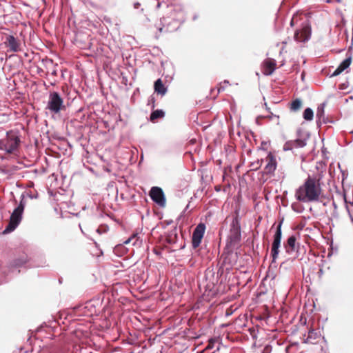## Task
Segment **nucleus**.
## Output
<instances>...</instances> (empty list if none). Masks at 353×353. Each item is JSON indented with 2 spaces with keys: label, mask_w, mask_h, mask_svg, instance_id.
Returning a JSON list of instances; mask_svg holds the SVG:
<instances>
[{
  "label": "nucleus",
  "mask_w": 353,
  "mask_h": 353,
  "mask_svg": "<svg viewBox=\"0 0 353 353\" xmlns=\"http://www.w3.org/2000/svg\"><path fill=\"white\" fill-rule=\"evenodd\" d=\"M210 348H212V345H208V347H206L205 350H208Z\"/></svg>",
  "instance_id": "e433bc0d"
},
{
  "label": "nucleus",
  "mask_w": 353,
  "mask_h": 353,
  "mask_svg": "<svg viewBox=\"0 0 353 353\" xmlns=\"http://www.w3.org/2000/svg\"><path fill=\"white\" fill-rule=\"evenodd\" d=\"M309 37V26L306 24L302 29L298 30L294 34V39L297 42L305 43Z\"/></svg>",
  "instance_id": "f8f14e48"
},
{
  "label": "nucleus",
  "mask_w": 353,
  "mask_h": 353,
  "mask_svg": "<svg viewBox=\"0 0 353 353\" xmlns=\"http://www.w3.org/2000/svg\"><path fill=\"white\" fill-rule=\"evenodd\" d=\"M296 197L301 201H309V176L305 179L304 184L296 190Z\"/></svg>",
  "instance_id": "9b49d317"
},
{
  "label": "nucleus",
  "mask_w": 353,
  "mask_h": 353,
  "mask_svg": "<svg viewBox=\"0 0 353 353\" xmlns=\"http://www.w3.org/2000/svg\"><path fill=\"white\" fill-rule=\"evenodd\" d=\"M282 221L279 223L276 228V232L274 235V240L272 245L271 255L272 257V263L276 261L279 253V248L281 245L282 231H281Z\"/></svg>",
  "instance_id": "423d86ee"
},
{
  "label": "nucleus",
  "mask_w": 353,
  "mask_h": 353,
  "mask_svg": "<svg viewBox=\"0 0 353 353\" xmlns=\"http://www.w3.org/2000/svg\"><path fill=\"white\" fill-rule=\"evenodd\" d=\"M37 195H38L37 194H30L28 196L30 199H36V198H37Z\"/></svg>",
  "instance_id": "c756f323"
},
{
  "label": "nucleus",
  "mask_w": 353,
  "mask_h": 353,
  "mask_svg": "<svg viewBox=\"0 0 353 353\" xmlns=\"http://www.w3.org/2000/svg\"><path fill=\"white\" fill-rule=\"evenodd\" d=\"M25 263H26V260H24V259L16 260L14 262L13 267H14V268L19 267V266L22 265L23 264H24Z\"/></svg>",
  "instance_id": "5701e85b"
},
{
  "label": "nucleus",
  "mask_w": 353,
  "mask_h": 353,
  "mask_svg": "<svg viewBox=\"0 0 353 353\" xmlns=\"http://www.w3.org/2000/svg\"><path fill=\"white\" fill-rule=\"evenodd\" d=\"M150 196L152 200L159 205L163 207L165 205L164 193L161 188L152 187L150 191Z\"/></svg>",
  "instance_id": "1a4fd4ad"
},
{
  "label": "nucleus",
  "mask_w": 353,
  "mask_h": 353,
  "mask_svg": "<svg viewBox=\"0 0 353 353\" xmlns=\"http://www.w3.org/2000/svg\"><path fill=\"white\" fill-rule=\"evenodd\" d=\"M196 18H197V16H194V17H193V19H194V20H195Z\"/></svg>",
  "instance_id": "a19ab883"
},
{
  "label": "nucleus",
  "mask_w": 353,
  "mask_h": 353,
  "mask_svg": "<svg viewBox=\"0 0 353 353\" xmlns=\"http://www.w3.org/2000/svg\"><path fill=\"white\" fill-rule=\"evenodd\" d=\"M205 230V226L203 223H199L193 231L192 236V244L194 248H196L201 244Z\"/></svg>",
  "instance_id": "6e6552de"
},
{
  "label": "nucleus",
  "mask_w": 353,
  "mask_h": 353,
  "mask_svg": "<svg viewBox=\"0 0 353 353\" xmlns=\"http://www.w3.org/2000/svg\"><path fill=\"white\" fill-rule=\"evenodd\" d=\"M10 271H11L12 272H14V269H13V267H12V268H10Z\"/></svg>",
  "instance_id": "ea45409f"
},
{
  "label": "nucleus",
  "mask_w": 353,
  "mask_h": 353,
  "mask_svg": "<svg viewBox=\"0 0 353 353\" xmlns=\"http://www.w3.org/2000/svg\"><path fill=\"white\" fill-rule=\"evenodd\" d=\"M308 338H309V336L307 338H306V340L305 341V343L307 342V340H308Z\"/></svg>",
  "instance_id": "79ce46f5"
},
{
  "label": "nucleus",
  "mask_w": 353,
  "mask_h": 353,
  "mask_svg": "<svg viewBox=\"0 0 353 353\" xmlns=\"http://www.w3.org/2000/svg\"><path fill=\"white\" fill-rule=\"evenodd\" d=\"M312 321V319L310 317V343L316 344L318 343L319 341H322L325 343L324 337L321 336L319 329L314 330L312 328L313 323Z\"/></svg>",
  "instance_id": "4468645a"
},
{
  "label": "nucleus",
  "mask_w": 353,
  "mask_h": 353,
  "mask_svg": "<svg viewBox=\"0 0 353 353\" xmlns=\"http://www.w3.org/2000/svg\"><path fill=\"white\" fill-rule=\"evenodd\" d=\"M305 288L306 290V294H307L309 292V285H305Z\"/></svg>",
  "instance_id": "473e14b6"
},
{
  "label": "nucleus",
  "mask_w": 353,
  "mask_h": 353,
  "mask_svg": "<svg viewBox=\"0 0 353 353\" xmlns=\"http://www.w3.org/2000/svg\"><path fill=\"white\" fill-rule=\"evenodd\" d=\"M8 280L6 275H0V285L6 282Z\"/></svg>",
  "instance_id": "cd10ccee"
},
{
  "label": "nucleus",
  "mask_w": 353,
  "mask_h": 353,
  "mask_svg": "<svg viewBox=\"0 0 353 353\" xmlns=\"http://www.w3.org/2000/svg\"><path fill=\"white\" fill-rule=\"evenodd\" d=\"M296 237L294 235L288 239L286 245H285L287 252L290 253L296 250Z\"/></svg>",
  "instance_id": "f3484780"
},
{
  "label": "nucleus",
  "mask_w": 353,
  "mask_h": 353,
  "mask_svg": "<svg viewBox=\"0 0 353 353\" xmlns=\"http://www.w3.org/2000/svg\"><path fill=\"white\" fill-rule=\"evenodd\" d=\"M276 163L274 162L272 157L269 160V162L265 165V170L267 172H273L276 170Z\"/></svg>",
  "instance_id": "412c9836"
},
{
  "label": "nucleus",
  "mask_w": 353,
  "mask_h": 353,
  "mask_svg": "<svg viewBox=\"0 0 353 353\" xmlns=\"http://www.w3.org/2000/svg\"><path fill=\"white\" fill-rule=\"evenodd\" d=\"M165 116V113L162 110H156L150 114V120L154 121L159 118H163Z\"/></svg>",
  "instance_id": "aec40b11"
},
{
  "label": "nucleus",
  "mask_w": 353,
  "mask_h": 353,
  "mask_svg": "<svg viewBox=\"0 0 353 353\" xmlns=\"http://www.w3.org/2000/svg\"><path fill=\"white\" fill-rule=\"evenodd\" d=\"M241 238L240 219L238 213L233 217L230 224L228 241L230 245H235L239 243Z\"/></svg>",
  "instance_id": "20e7f679"
},
{
  "label": "nucleus",
  "mask_w": 353,
  "mask_h": 353,
  "mask_svg": "<svg viewBox=\"0 0 353 353\" xmlns=\"http://www.w3.org/2000/svg\"><path fill=\"white\" fill-rule=\"evenodd\" d=\"M303 118L306 121H309V108H307L305 109V110L303 112Z\"/></svg>",
  "instance_id": "bb28decb"
},
{
  "label": "nucleus",
  "mask_w": 353,
  "mask_h": 353,
  "mask_svg": "<svg viewBox=\"0 0 353 353\" xmlns=\"http://www.w3.org/2000/svg\"><path fill=\"white\" fill-rule=\"evenodd\" d=\"M310 256H311L312 255H313V256H314V257H316V254H315L314 253H313V252H312V251L311 250H310Z\"/></svg>",
  "instance_id": "f704fd0d"
},
{
  "label": "nucleus",
  "mask_w": 353,
  "mask_h": 353,
  "mask_svg": "<svg viewBox=\"0 0 353 353\" xmlns=\"http://www.w3.org/2000/svg\"><path fill=\"white\" fill-rule=\"evenodd\" d=\"M154 91L162 96L166 93L167 88L164 86L161 79L154 82Z\"/></svg>",
  "instance_id": "a211bd4d"
},
{
  "label": "nucleus",
  "mask_w": 353,
  "mask_h": 353,
  "mask_svg": "<svg viewBox=\"0 0 353 353\" xmlns=\"http://www.w3.org/2000/svg\"><path fill=\"white\" fill-rule=\"evenodd\" d=\"M26 202L24 201V196L21 195V200L19 205L14 210L11 214L8 225L4 230V233H9L14 231L22 219V215L25 208Z\"/></svg>",
  "instance_id": "f03ea898"
},
{
  "label": "nucleus",
  "mask_w": 353,
  "mask_h": 353,
  "mask_svg": "<svg viewBox=\"0 0 353 353\" xmlns=\"http://www.w3.org/2000/svg\"><path fill=\"white\" fill-rule=\"evenodd\" d=\"M140 6V3L137 2L134 4V8H138Z\"/></svg>",
  "instance_id": "2f4dec72"
},
{
  "label": "nucleus",
  "mask_w": 353,
  "mask_h": 353,
  "mask_svg": "<svg viewBox=\"0 0 353 353\" xmlns=\"http://www.w3.org/2000/svg\"><path fill=\"white\" fill-rule=\"evenodd\" d=\"M4 44L8 48V52H17L21 51V42L13 35L6 36Z\"/></svg>",
  "instance_id": "9d476101"
},
{
  "label": "nucleus",
  "mask_w": 353,
  "mask_h": 353,
  "mask_svg": "<svg viewBox=\"0 0 353 353\" xmlns=\"http://www.w3.org/2000/svg\"><path fill=\"white\" fill-rule=\"evenodd\" d=\"M301 101L299 99H296L291 103L290 110L292 111L296 112L301 108Z\"/></svg>",
  "instance_id": "4be33fe9"
},
{
  "label": "nucleus",
  "mask_w": 353,
  "mask_h": 353,
  "mask_svg": "<svg viewBox=\"0 0 353 353\" xmlns=\"http://www.w3.org/2000/svg\"><path fill=\"white\" fill-rule=\"evenodd\" d=\"M0 150H3V143H2V139L0 140Z\"/></svg>",
  "instance_id": "72a5a7b5"
},
{
  "label": "nucleus",
  "mask_w": 353,
  "mask_h": 353,
  "mask_svg": "<svg viewBox=\"0 0 353 353\" xmlns=\"http://www.w3.org/2000/svg\"><path fill=\"white\" fill-rule=\"evenodd\" d=\"M309 138V130L307 123L303 122L297 130V138L296 140L288 141L283 146L284 150H290L294 148H303L307 145Z\"/></svg>",
  "instance_id": "f257e3e1"
},
{
  "label": "nucleus",
  "mask_w": 353,
  "mask_h": 353,
  "mask_svg": "<svg viewBox=\"0 0 353 353\" xmlns=\"http://www.w3.org/2000/svg\"><path fill=\"white\" fill-rule=\"evenodd\" d=\"M97 232L98 233H101V230H100V228H98V229L97 230Z\"/></svg>",
  "instance_id": "58836bf2"
},
{
  "label": "nucleus",
  "mask_w": 353,
  "mask_h": 353,
  "mask_svg": "<svg viewBox=\"0 0 353 353\" xmlns=\"http://www.w3.org/2000/svg\"><path fill=\"white\" fill-rule=\"evenodd\" d=\"M352 134H353V130L351 132Z\"/></svg>",
  "instance_id": "c03bdc74"
},
{
  "label": "nucleus",
  "mask_w": 353,
  "mask_h": 353,
  "mask_svg": "<svg viewBox=\"0 0 353 353\" xmlns=\"http://www.w3.org/2000/svg\"><path fill=\"white\" fill-rule=\"evenodd\" d=\"M292 208H293L295 211H296V212H302V210H303V209L301 208V207L300 206V205H299V204H295V203H294V204H292Z\"/></svg>",
  "instance_id": "b1692460"
},
{
  "label": "nucleus",
  "mask_w": 353,
  "mask_h": 353,
  "mask_svg": "<svg viewBox=\"0 0 353 353\" xmlns=\"http://www.w3.org/2000/svg\"><path fill=\"white\" fill-rule=\"evenodd\" d=\"M296 250H297V252H299L298 255H300V248H297Z\"/></svg>",
  "instance_id": "4c0bfd02"
},
{
  "label": "nucleus",
  "mask_w": 353,
  "mask_h": 353,
  "mask_svg": "<svg viewBox=\"0 0 353 353\" xmlns=\"http://www.w3.org/2000/svg\"><path fill=\"white\" fill-rule=\"evenodd\" d=\"M171 17L174 22H183V16L181 17L176 18L174 16V14L172 13L171 14Z\"/></svg>",
  "instance_id": "a878e982"
},
{
  "label": "nucleus",
  "mask_w": 353,
  "mask_h": 353,
  "mask_svg": "<svg viewBox=\"0 0 353 353\" xmlns=\"http://www.w3.org/2000/svg\"><path fill=\"white\" fill-rule=\"evenodd\" d=\"M3 150L8 154L13 153L18 148L20 139L16 133L12 132H7L5 138L2 139Z\"/></svg>",
  "instance_id": "39448f33"
},
{
  "label": "nucleus",
  "mask_w": 353,
  "mask_h": 353,
  "mask_svg": "<svg viewBox=\"0 0 353 353\" xmlns=\"http://www.w3.org/2000/svg\"><path fill=\"white\" fill-rule=\"evenodd\" d=\"M154 27L158 31V33L156 34L157 38L159 37L160 34L168 32L173 30L170 28V23L166 22V18L165 17L161 19L158 22H157L154 24Z\"/></svg>",
  "instance_id": "ddd939ff"
},
{
  "label": "nucleus",
  "mask_w": 353,
  "mask_h": 353,
  "mask_svg": "<svg viewBox=\"0 0 353 353\" xmlns=\"http://www.w3.org/2000/svg\"><path fill=\"white\" fill-rule=\"evenodd\" d=\"M300 353H307V352H300Z\"/></svg>",
  "instance_id": "37998d69"
},
{
  "label": "nucleus",
  "mask_w": 353,
  "mask_h": 353,
  "mask_svg": "<svg viewBox=\"0 0 353 353\" xmlns=\"http://www.w3.org/2000/svg\"><path fill=\"white\" fill-rule=\"evenodd\" d=\"M324 198L319 180L310 177V202L315 201H323L322 199Z\"/></svg>",
  "instance_id": "0eeeda50"
},
{
  "label": "nucleus",
  "mask_w": 353,
  "mask_h": 353,
  "mask_svg": "<svg viewBox=\"0 0 353 353\" xmlns=\"http://www.w3.org/2000/svg\"><path fill=\"white\" fill-rule=\"evenodd\" d=\"M276 61L273 59L268 58L263 62V72L265 75H271L276 70Z\"/></svg>",
  "instance_id": "2eb2a0df"
},
{
  "label": "nucleus",
  "mask_w": 353,
  "mask_h": 353,
  "mask_svg": "<svg viewBox=\"0 0 353 353\" xmlns=\"http://www.w3.org/2000/svg\"><path fill=\"white\" fill-rule=\"evenodd\" d=\"M228 83H229L228 81L225 80L223 82V85L222 84L220 85V86H219V88L218 89L219 92H221V90H224L225 86H226Z\"/></svg>",
  "instance_id": "393cba45"
},
{
  "label": "nucleus",
  "mask_w": 353,
  "mask_h": 353,
  "mask_svg": "<svg viewBox=\"0 0 353 353\" xmlns=\"http://www.w3.org/2000/svg\"><path fill=\"white\" fill-rule=\"evenodd\" d=\"M340 88L342 89V90L345 89V85L344 84L341 85H340Z\"/></svg>",
  "instance_id": "c9c22d12"
},
{
  "label": "nucleus",
  "mask_w": 353,
  "mask_h": 353,
  "mask_svg": "<svg viewBox=\"0 0 353 353\" xmlns=\"http://www.w3.org/2000/svg\"><path fill=\"white\" fill-rule=\"evenodd\" d=\"M325 105V103H323L318 106L317 111H316V117L318 118V119L319 121H321L322 119L324 123H326V119L324 117Z\"/></svg>",
  "instance_id": "6ab92c4d"
},
{
  "label": "nucleus",
  "mask_w": 353,
  "mask_h": 353,
  "mask_svg": "<svg viewBox=\"0 0 353 353\" xmlns=\"http://www.w3.org/2000/svg\"><path fill=\"white\" fill-rule=\"evenodd\" d=\"M352 63V57L350 56L345 59L331 74V77H336L348 68Z\"/></svg>",
  "instance_id": "dca6fc26"
},
{
  "label": "nucleus",
  "mask_w": 353,
  "mask_h": 353,
  "mask_svg": "<svg viewBox=\"0 0 353 353\" xmlns=\"http://www.w3.org/2000/svg\"><path fill=\"white\" fill-rule=\"evenodd\" d=\"M314 117V112L312 109H310V121L313 119Z\"/></svg>",
  "instance_id": "7c9ffc66"
},
{
  "label": "nucleus",
  "mask_w": 353,
  "mask_h": 353,
  "mask_svg": "<svg viewBox=\"0 0 353 353\" xmlns=\"http://www.w3.org/2000/svg\"><path fill=\"white\" fill-rule=\"evenodd\" d=\"M46 109L52 114H58L65 109L63 99L57 92H52L49 94Z\"/></svg>",
  "instance_id": "7ed1b4c3"
},
{
  "label": "nucleus",
  "mask_w": 353,
  "mask_h": 353,
  "mask_svg": "<svg viewBox=\"0 0 353 353\" xmlns=\"http://www.w3.org/2000/svg\"><path fill=\"white\" fill-rule=\"evenodd\" d=\"M136 236V234H134L131 238H129L128 239H127L126 241H124V243L125 244H128L130 242L131 239L134 238Z\"/></svg>",
  "instance_id": "c85d7f7f"
}]
</instances>
